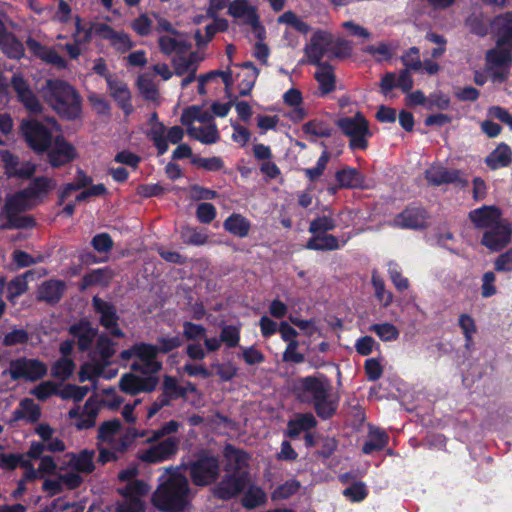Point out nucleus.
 Returning a JSON list of instances; mask_svg holds the SVG:
<instances>
[{
  "label": "nucleus",
  "instance_id": "f257e3e1",
  "mask_svg": "<svg viewBox=\"0 0 512 512\" xmlns=\"http://www.w3.org/2000/svg\"><path fill=\"white\" fill-rule=\"evenodd\" d=\"M191 497V489L185 475L178 468H168L160 477V484L153 493L152 502L165 512H180Z\"/></svg>",
  "mask_w": 512,
  "mask_h": 512
},
{
  "label": "nucleus",
  "instance_id": "f03ea898",
  "mask_svg": "<svg viewBox=\"0 0 512 512\" xmlns=\"http://www.w3.org/2000/svg\"><path fill=\"white\" fill-rule=\"evenodd\" d=\"M46 103L60 116L75 119L81 114V98L69 83L60 79H50L41 88Z\"/></svg>",
  "mask_w": 512,
  "mask_h": 512
},
{
  "label": "nucleus",
  "instance_id": "7ed1b4c3",
  "mask_svg": "<svg viewBox=\"0 0 512 512\" xmlns=\"http://www.w3.org/2000/svg\"><path fill=\"white\" fill-rule=\"evenodd\" d=\"M296 390L300 400L314 404L320 417L328 418L334 413L335 405L329 400L331 384L325 376L302 378L298 381Z\"/></svg>",
  "mask_w": 512,
  "mask_h": 512
},
{
  "label": "nucleus",
  "instance_id": "20e7f679",
  "mask_svg": "<svg viewBox=\"0 0 512 512\" xmlns=\"http://www.w3.org/2000/svg\"><path fill=\"white\" fill-rule=\"evenodd\" d=\"M144 435V432H139L135 428H127L123 432L122 424L118 419L105 421L98 429L100 445L112 447V449L120 452H125L136 438L143 437Z\"/></svg>",
  "mask_w": 512,
  "mask_h": 512
},
{
  "label": "nucleus",
  "instance_id": "39448f33",
  "mask_svg": "<svg viewBox=\"0 0 512 512\" xmlns=\"http://www.w3.org/2000/svg\"><path fill=\"white\" fill-rule=\"evenodd\" d=\"M156 26L155 31L159 34L158 45L160 51L165 55L184 54L189 49L186 37L178 32L172 24L164 17L153 14Z\"/></svg>",
  "mask_w": 512,
  "mask_h": 512
},
{
  "label": "nucleus",
  "instance_id": "423d86ee",
  "mask_svg": "<svg viewBox=\"0 0 512 512\" xmlns=\"http://www.w3.org/2000/svg\"><path fill=\"white\" fill-rule=\"evenodd\" d=\"M341 132L349 138L351 149H366L367 139L371 136L369 123L361 113L341 117L336 122Z\"/></svg>",
  "mask_w": 512,
  "mask_h": 512
},
{
  "label": "nucleus",
  "instance_id": "0eeeda50",
  "mask_svg": "<svg viewBox=\"0 0 512 512\" xmlns=\"http://www.w3.org/2000/svg\"><path fill=\"white\" fill-rule=\"evenodd\" d=\"M60 127L53 119L43 125L37 121L30 120L22 124V132L28 145L36 152L43 153L51 143L52 133L59 132Z\"/></svg>",
  "mask_w": 512,
  "mask_h": 512
},
{
  "label": "nucleus",
  "instance_id": "6e6552de",
  "mask_svg": "<svg viewBox=\"0 0 512 512\" xmlns=\"http://www.w3.org/2000/svg\"><path fill=\"white\" fill-rule=\"evenodd\" d=\"M83 31V43L90 41L92 32L95 31L102 38L108 40L110 44L120 52H126L133 47L130 36L124 31H116L106 24H84L77 20V33Z\"/></svg>",
  "mask_w": 512,
  "mask_h": 512
},
{
  "label": "nucleus",
  "instance_id": "1a4fd4ad",
  "mask_svg": "<svg viewBox=\"0 0 512 512\" xmlns=\"http://www.w3.org/2000/svg\"><path fill=\"white\" fill-rule=\"evenodd\" d=\"M192 482L196 486H207L214 483L220 474L218 460L213 456L201 457L186 466Z\"/></svg>",
  "mask_w": 512,
  "mask_h": 512
},
{
  "label": "nucleus",
  "instance_id": "9d476101",
  "mask_svg": "<svg viewBox=\"0 0 512 512\" xmlns=\"http://www.w3.org/2000/svg\"><path fill=\"white\" fill-rule=\"evenodd\" d=\"M118 491L123 500L116 504L115 512H142L143 503L140 498L148 494L150 487L144 481H135L119 488Z\"/></svg>",
  "mask_w": 512,
  "mask_h": 512
},
{
  "label": "nucleus",
  "instance_id": "9b49d317",
  "mask_svg": "<svg viewBox=\"0 0 512 512\" xmlns=\"http://www.w3.org/2000/svg\"><path fill=\"white\" fill-rule=\"evenodd\" d=\"M157 346L147 343H137L136 360L132 363L131 369L144 375L156 376L162 364L157 360Z\"/></svg>",
  "mask_w": 512,
  "mask_h": 512
},
{
  "label": "nucleus",
  "instance_id": "f8f14e48",
  "mask_svg": "<svg viewBox=\"0 0 512 512\" xmlns=\"http://www.w3.org/2000/svg\"><path fill=\"white\" fill-rule=\"evenodd\" d=\"M47 161L53 168H59L78 158L77 149L61 135H57L48 145Z\"/></svg>",
  "mask_w": 512,
  "mask_h": 512
},
{
  "label": "nucleus",
  "instance_id": "ddd939ff",
  "mask_svg": "<svg viewBox=\"0 0 512 512\" xmlns=\"http://www.w3.org/2000/svg\"><path fill=\"white\" fill-rule=\"evenodd\" d=\"M332 44L331 33L325 30H316L304 47L307 62L314 65L321 64V60L328 56Z\"/></svg>",
  "mask_w": 512,
  "mask_h": 512
},
{
  "label": "nucleus",
  "instance_id": "4468645a",
  "mask_svg": "<svg viewBox=\"0 0 512 512\" xmlns=\"http://www.w3.org/2000/svg\"><path fill=\"white\" fill-rule=\"evenodd\" d=\"M9 374L13 380L36 381L47 374V366L37 359H17L10 363Z\"/></svg>",
  "mask_w": 512,
  "mask_h": 512
},
{
  "label": "nucleus",
  "instance_id": "2eb2a0df",
  "mask_svg": "<svg viewBox=\"0 0 512 512\" xmlns=\"http://www.w3.org/2000/svg\"><path fill=\"white\" fill-rule=\"evenodd\" d=\"M179 441L176 438H167L153 443L138 452V459L146 463H159L171 458L178 450Z\"/></svg>",
  "mask_w": 512,
  "mask_h": 512
},
{
  "label": "nucleus",
  "instance_id": "dca6fc26",
  "mask_svg": "<svg viewBox=\"0 0 512 512\" xmlns=\"http://www.w3.org/2000/svg\"><path fill=\"white\" fill-rule=\"evenodd\" d=\"M158 383L159 379L157 376L146 375V377H143L128 372L121 376L119 388L122 392L134 396L142 392L154 391Z\"/></svg>",
  "mask_w": 512,
  "mask_h": 512
},
{
  "label": "nucleus",
  "instance_id": "f3484780",
  "mask_svg": "<svg viewBox=\"0 0 512 512\" xmlns=\"http://www.w3.org/2000/svg\"><path fill=\"white\" fill-rule=\"evenodd\" d=\"M56 186L57 182L52 178L44 176L35 178L30 185L17 196V198L23 197L28 200V203L22 204L21 208L26 209L32 202L43 199L54 190Z\"/></svg>",
  "mask_w": 512,
  "mask_h": 512
},
{
  "label": "nucleus",
  "instance_id": "a211bd4d",
  "mask_svg": "<svg viewBox=\"0 0 512 512\" xmlns=\"http://www.w3.org/2000/svg\"><path fill=\"white\" fill-rule=\"evenodd\" d=\"M512 226L506 221L487 230L482 238V244L490 251L497 252L506 247L511 241Z\"/></svg>",
  "mask_w": 512,
  "mask_h": 512
},
{
  "label": "nucleus",
  "instance_id": "6ab92c4d",
  "mask_svg": "<svg viewBox=\"0 0 512 512\" xmlns=\"http://www.w3.org/2000/svg\"><path fill=\"white\" fill-rule=\"evenodd\" d=\"M93 305L100 317L101 325L115 337H123V331L118 327L116 310L98 297L93 298Z\"/></svg>",
  "mask_w": 512,
  "mask_h": 512
},
{
  "label": "nucleus",
  "instance_id": "aec40b11",
  "mask_svg": "<svg viewBox=\"0 0 512 512\" xmlns=\"http://www.w3.org/2000/svg\"><path fill=\"white\" fill-rule=\"evenodd\" d=\"M106 82L110 96L120 105V107L129 114L132 111L130 103L131 94L127 84L116 75L106 76Z\"/></svg>",
  "mask_w": 512,
  "mask_h": 512
},
{
  "label": "nucleus",
  "instance_id": "412c9836",
  "mask_svg": "<svg viewBox=\"0 0 512 512\" xmlns=\"http://www.w3.org/2000/svg\"><path fill=\"white\" fill-rule=\"evenodd\" d=\"M471 221L479 228L492 229L506 222L501 218V212L495 206H483L469 213Z\"/></svg>",
  "mask_w": 512,
  "mask_h": 512
},
{
  "label": "nucleus",
  "instance_id": "4be33fe9",
  "mask_svg": "<svg viewBox=\"0 0 512 512\" xmlns=\"http://www.w3.org/2000/svg\"><path fill=\"white\" fill-rule=\"evenodd\" d=\"M97 410L95 402L90 398L86 401L83 409L76 407L68 412V416L74 421L78 429H88L95 424Z\"/></svg>",
  "mask_w": 512,
  "mask_h": 512
},
{
  "label": "nucleus",
  "instance_id": "5701e85b",
  "mask_svg": "<svg viewBox=\"0 0 512 512\" xmlns=\"http://www.w3.org/2000/svg\"><path fill=\"white\" fill-rule=\"evenodd\" d=\"M492 31L499 45L512 48V12L501 14L492 22Z\"/></svg>",
  "mask_w": 512,
  "mask_h": 512
},
{
  "label": "nucleus",
  "instance_id": "b1692460",
  "mask_svg": "<svg viewBox=\"0 0 512 512\" xmlns=\"http://www.w3.org/2000/svg\"><path fill=\"white\" fill-rule=\"evenodd\" d=\"M224 456L227 472L236 475H247L245 469L249 463V456L244 451L228 445L225 447Z\"/></svg>",
  "mask_w": 512,
  "mask_h": 512
},
{
  "label": "nucleus",
  "instance_id": "393cba45",
  "mask_svg": "<svg viewBox=\"0 0 512 512\" xmlns=\"http://www.w3.org/2000/svg\"><path fill=\"white\" fill-rule=\"evenodd\" d=\"M425 178L431 185H442L461 181L458 170H449L440 164H434L425 171Z\"/></svg>",
  "mask_w": 512,
  "mask_h": 512
},
{
  "label": "nucleus",
  "instance_id": "a878e982",
  "mask_svg": "<svg viewBox=\"0 0 512 512\" xmlns=\"http://www.w3.org/2000/svg\"><path fill=\"white\" fill-rule=\"evenodd\" d=\"M248 475L231 474L222 480L216 489V494L222 499H229L245 490Z\"/></svg>",
  "mask_w": 512,
  "mask_h": 512
},
{
  "label": "nucleus",
  "instance_id": "bb28decb",
  "mask_svg": "<svg viewBox=\"0 0 512 512\" xmlns=\"http://www.w3.org/2000/svg\"><path fill=\"white\" fill-rule=\"evenodd\" d=\"M394 225L400 228H424L427 225V217L422 209L411 208L396 216L394 219Z\"/></svg>",
  "mask_w": 512,
  "mask_h": 512
},
{
  "label": "nucleus",
  "instance_id": "cd10ccee",
  "mask_svg": "<svg viewBox=\"0 0 512 512\" xmlns=\"http://www.w3.org/2000/svg\"><path fill=\"white\" fill-rule=\"evenodd\" d=\"M12 85L18 94L19 100L30 112L39 113L41 111V104L21 76H13Z\"/></svg>",
  "mask_w": 512,
  "mask_h": 512
},
{
  "label": "nucleus",
  "instance_id": "c85d7f7f",
  "mask_svg": "<svg viewBox=\"0 0 512 512\" xmlns=\"http://www.w3.org/2000/svg\"><path fill=\"white\" fill-rule=\"evenodd\" d=\"M95 453L92 450H82L79 453L67 454V468L75 470L79 473H91L94 466Z\"/></svg>",
  "mask_w": 512,
  "mask_h": 512
},
{
  "label": "nucleus",
  "instance_id": "c756f323",
  "mask_svg": "<svg viewBox=\"0 0 512 512\" xmlns=\"http://www.w3.org/2000/svg\"><path fill=\"white\" fill-rule=\"evenodd\" d=\"M228 14L247 24L258 16L257 7L249 0H233L228 5Z\"/></svg>",
  "mask_w": 512,
  "mask_h": 512
},
{
  "label": "nucleus",
  "instance_id": "7c9ffc66",
  "mask_svg": "<svg viewBox=\"0 0 512 512\" xmlns=\"http://www.w3.org/2000/svg\"><path fill=\"white\" fill-rule=\"evenodd\" d=\"M27 46L31 52L43 61L53 64L58 68H65L66 61L54 50L42 46L34 39L27 40Z\"/></svg>",
  "mask_w": 512,
  "mask_h": 512
},
{
  "label": "nucleus",
  "instance_id": "2f4dec72",
  "mask_svg": "<svg viewBox=\"0 0 512 512\" xmlns=\"http://www.w3.org/2000/svg\"><path fill=\"white\" fill-rule=\"evenodd\" d=\"M180 121L186 128L197 126L196 123L205 125L214 123L212 114L199 106L185 109L181 114Z\"/></svg>",
  "mask_w": 512,
  "mask_h": 512
},
{
  "label": "nucleus",
  "instance_id": "473e14b6",
  "mask_svg": "<svg viewBox=\"0 0 512 512\" xmlns=\"http://www.w3.org/2000/svg\"><path fill=\"white\" fill-rule=\"evenodd\" d=\"M187 134L200 141L203 144L216 143L220 136L215 123L199 124L197 126L186 128Z\"/></svg>",
  "mask_w": 512,
  "mask_h": 512
},
{
  "label": "nucleus",
  "instance_id": "72a5a7b5",
  "mask_svg": "<svg viewBox=\"0 0 512 512\" xmlns=\"http://www.w3.org/2000/svg\"><path fill=\"white\" fill-rule=\"evenodd\" d=\"M486 60L488 66L508 68L512 63V48L496 42V46L487 52Z\"/></svg>",
  "mask_w": 512,
  "mask_h": 512
},
{
  "label": "nucleus",
  "instance_id": "f704fd0d",
  "mask_svg": "<svg viewBox=\"0 0 512 512\" xmlns=\"http://www.w3.org/2000/svg\"><path fill=\"white\" fill-rule=\"evenodd\" d=\"M200 60L198 54L194 52L186 56L177 54L172 61L175 74L184 76L186 74L196 73Z\"/></svg>",
  "mask_w": 512,
  "mask_h": 512
},
{
  "label": "nucleus",
  "instance_id": "c9c22d12",
  "mask_svg": "<svg viewBox=\"0 0 512 512\" xmlns=\"http://www.w3.org/2000/svg\"><path fill=\"white\" fill-rule=\"evenodd\" d=\"M70 333L77 338L80 350L88 349L96 336V330L86 321L71 326Z\"/></svg>",
  "mask_w": 512,
  "mask_h": 512
},
{
  "label": "nucleus",
  "instance_id": "e433bc0d",
  "mask_svg": "<svg viewBox=\"0 0 512 512\" xmlns=\"http://www.w3.org/2000/svg\"><path fill=\"white\" fill-rule=\"evenodd\" d=\"M316 419L311 413L297 414L289 420L287 435L289 437H297L301 432L307 431L316 426Z\"/></svg>",
  "mask_w": 512,
  "mask_h": 512
},
{
  "label": "nucleus",
  "instance_id": "4c0bfd02",
  "mask_svg": "<svg viewBox=\"0 0 512 512\" xmlns=\"http://www.w3.org/2000/svg\"><path fill=\"white\" fill-rule=\"evenodd\" d=\"M223 226L234 236L244 238L249 234L251 223L243 215L234 213L224 221Z\"/></svg>",
  "mask_w": 512,
  "mask_h": 512
},
{
  "label": "nucleus",
  "instance_id": "58836bf2",
  "mask_svg": "<svg viewBox=\"0 0 512 512\" xmlns=\"http://www.w3.org/2000/svg\"><path fill=\"white\" fill-rule=\"evenodd\" d=\"M318 69L315 72V79L323 94L332 92L336 87V78L332 66L321 63L317 64Z\"/></svg>",
  "mask_w": 512,
  "mask_h": 512
},
{
  "label": "nucleus",
  "instance_id": "ea45409f",
  "mask_svg": "<svg viewBox=\"0 0 512 512\" xmlns=\"http://www.w3.org/2000/svg\"><path fill=\"white\" fill-rule=\"evenodd\" d=\"M511 156L512 152L509 146L505 143H501L487 156L485 162L492 170H496L508 166L511 163Z\"/></svg>",
  "mask_w": 512,
  "mask_h": 512
},
{
  "label": "nucleus",
  "instance_id": "a19ab883",
  "mask_svg": "<svg viewBox=\"0 0 512 512\" xmlns=\"http://www.w3.org/2000/svg\"><path fill=\"white\" fill-rule=\"evenodd\" d=\"M340 188H364V177L353 168H345L336 173Z\"/></svg>",
  "mask_w": 512,
  "mask_h": 512
},
{
  "label": "nucleus",
  "instance_id": "79ce46f5",
  "mask_svg": "<svg viewBox=\"0 0 512 512\" xmlns=\"http://www.w3.org/2000/svg\"><path fill=\"white\" fill-rule=\"evenodd\" d=\"M244 496L242 498V504L244 507L248 509H253L260 505H263L266 501V494L264 491L257 486H254L250 483V479L248 478V484L243 490Z\"/></svg>",
  "mask_w": 512,
  "mask_h": 512
},
{
  "label": "nucleus",
  "instance_id": "37998d69",
  "mask_svg": "<svg viewBox=\"0 0 512 512\" xmlns=\"http://www.w3.org/2000/svg\"><path fill=\"white\" fill-rule=\"evenodd\" d=\"M64 291V283L57 280L44 282L38 291V297L47 302H56Z\"/></svg>",
  "mask_w": 512,
  "mask_h": 512
},
{
  "label": "nucleus",
  "instance_id": "c03bdc74",
  "mask_svg": "<svg viewBox=\"0 0 512 512\" xmlns=\"http://www.w3.org/2000/svg\"><path fill=\"white\" fill-rule=\"evenodd\" d=\"M387 441L388 436L383 430L371 427L369 429L368 440L363 446V452L370 454L373 451L381 450L385 447Z\"/></svg>",
  "mask_w": 512,
  "mask_h": 512
},
{
  "label": "nucleus",
  "instance_id": "a18cd8bd",
  "mask_svg": "<svg viewBox=\"0 0 512 512\" xmlns=\"http://www.w3.org/2000/svg\"><path fill=\"white\" fill-rule=\"evenodd\" d=\"M340 247L338 239L333 235H318L316 234L313 238H311L307 244L306 248L310 250H336Z\"/></svg>",
  "mask_w": 512,
  "mask_h": 512
},
{
  "label": "nucleus",
  "instance_id": "49530a36",
  "mask_svg": "<svg viewBox=\"0 0 512 512\" xmlns=\"http://www.w3.org/2000/svg\"><path fill=\"white\" fill-rule=\"evenodd\" d=\"M277 24L291 27L302 34H307L310 31L309 25L305 23L301 17H299L295 12L291 10H288L281 14L277 18Z\"/></svg>",
  "mask_w": 512,
  "mask_h": 512
},
{
  "label": "nucleus",
  "instance_id": "de8ad7c7",
  "mask_svg": "<svg viewBox=\"0 0 512 512\" xmlns=\"http://www.w3.org/2000/svg\"><path fill=\"white\" fill-rule=\"evenodd\" d=\"M165 135L166 128L161 122L155 121L154 123H152V126L150 127V130L148 132V137L153 141L160 155L168 151L169 146L167 144Z\"/></svg>",
  "mask_w": 512,
  "mask_h": 512
},
{
  "label": "nucleus",
  "instance_id": "09e8293b",
  "mask_svg": "<svg viewBox=\"0 0 512 512\" xmlns=\"http://www.w3.org/2000/svg\"><path fill=\"white\" fill-rule=\"evenodd\" d=\"M114 375H116V371L110 375H104L103 367L98 363L82 365L78 374L80 382L91 381L94 385L98 377L104 376L105 378H111Z\"/></svg>",
  "mask_w": 512,
  "mask_h": 512
},
{
  "label": "nucleus",
  "instance_id": "8fccbe9b",
  "mask_svg": "<svg viewBox=\"0 0 512 512\" xmlns=\"http://www.w3.org/2000/svg\"><path fill=\"white\" fill-rule=\"evenodd\" d=\"M75 370V363L68 357H62L51 367V375L59 380L69 379Z\"/></svg>",
  "mask_w": 512,
  "mask_h": 512
},
{
  "label": "nucleus",
  "instance_id": "3c124183",
  "mask_svg": "<svg viewBox=\"0 0 512 512\" xmlns=\"http://www.w3.org/2000/svg\"><path fill=\"white\" fill-rule=\"evenodd\" d=\"M15 417L16 419L35 422L40 417V408L32 399H24L21 401L19 409L15 412Z\"/></svg>",
  "mask_w": 512,
  "mask_h": 512
},
{
  "label": "nucleus",
  "instance_id": "603ef678",
  "mask_svg": "<svg viewBox=\"0 0 512 512\" xmlns=\"http://www.w3.org/2000/svg\"><path fill=\"white\" fill-rule=\"evenodd\" d=\"M138 88L143 97L147 100L156 101L158 99V87L151 76L144 74L137 80Z\"/></svg>",
  "mask_w": 512,
  "mask_h": 512
},
{
  "label": "nucleus",
  "instance_id": "864d4df0",
  "mask_svg": "<svg viewBox=\"0 0 512 512\" xmlns=\"http://www.w3.org/2000/svg\"><path fill=\"white\" fill-rule=\"evenodd\" d=\"M300 487L301 484L299 481L295 479H289L285 483L278 485L271 493V497L273 500L287 499L296 494Z\"/></svg>",
  "mask_w": 512,
  "mask_h": 512
},
{
  "label": "nucleus",
  "instance_id": "5fc2aeb1",
  "mask_svg": "<svg viewBox=\"0 0 512 512\" xmlns=\"http://www.w3.org/2000/svg\"><path fill=\"white\" fill-rule=\"evenodd\" d=\"M89 391L90 387L88 386H77L67 384L61 390L58 391V395L63 400H72L74 402H80Z\"/></svg>",
  "mask_w": 512,
  "mask_h": 512
},
{
  "label": "nucleus",
  "instance_id": "6e6d98bb",
  "mask_svg": "<svg viewBox=\"0 0 512 512\" xmlns=\"http://www.w3.org/2000/svg\"><path fill=\"white\" fill-rule=\"evenodd\" d=\"M242 67L244 79L241 83L240 95L246 96L255 84L258 69L251 62L244 63Z\"/></svg>",
  "mask_w": 512,
  "mask_h": 512
},
{
  "label": "nucleus",
  "instance_id": "4d7b16f0",
  "mask_svg": "<svg viewBox=\"0 0 512 512\" xmlns=\"http://www.w3.org/2000/svg\"><path fill=\"white\" fill-rule=\"evenodd\" d=\"M382 341H394L399 337V330L391 323L374 324L370 327Z\"/></svg>",
  "mask_w": 512,
  "mask_h": 512
},
{
  "label": "nucleus",
  "instance_id": "13d9d810",
  "mask_svg": "<svg viewBox=\"0 0 512 512\" xmlns=\"http://www.w3.org/2000/svg\"><path fill=\"white\" fill-rule=\"evenodd\" d=\"M131 27L138 35L146 37L152 33L154 22L146 13H142L132 21Z\"/></svg>",
  "mask_w": 512,
  "mask_h": 512
},
{
  "label": "nucleus",
  "instance_id": "bf43d9fd",
  "mask_svg": "<svg viewBox=\"0 0 512 512\" xmlns=\"http://www.w3.org/2000/svg\"><path fill=\"white\" fill-rule=\"evenodd\" d=\"M220 339L228 348L236 347L240 341V327L235 325L223 326Z\"/></svg>",
  "mask_w": 512,
  "mask_h": 512
},
{
  "label": "nucleus",
  "instance_id": "052dcab7",
  "mask_svg": "<svg viewBox=\"0 0 512 512\" xmlns=\"http://www.w3.org/2000/svg\"><path fill=\"white\" fill-rule=\"evenodd\" d=\"M335 220L331 216H321L310 223L309 232L312 234H321L331 231L335 228Z\"/></svg>",
  "mask_w": 512,
  "mask_h": 512
},
{
  "label": "nucleus",
  "instance_id": "680f3d73",
  "mask_svg": "<svg viewBox=\"0 0 512 512\" xmlns=\"http://www.w3.org/2000/svg\"><path fill=\"white\" fill-rule=\"evenodd\" d=\"M372 284L377 299L384 305L388 306L393 299L392 293L385 289L384 281L377 275L373 274Z\"/></svg>",
  "mask_w": 512,
  "mask_h": 512
},
{
  "label": "nucleus",
  "instance_id": "e2e57ef3",
  "mask_svg": "<svg viewBox=\"0 0 512 512\" xmlns=\"http://www.w3.org/2000/svg\"><path fill=\"white\" fill-rule=\"evenodd\" d=\"M402 62L405 69L409 70H420L422 67V62L420 60L419 56V50L416 47L410 48L403 56H402Z\"/></svg>",
  "mask_w": 512,
  "mask_h": 512
},
{
  "label": "nucleus",
  "instance_id": "0e129e2a",
  "mask_svg": "<svg viewBox=\"0 0 512 512\" xmlns=\"http://www.w3.org/2000/svg\"><path fill=\"white\" fill-rule=\"evenodd\" d=\"M211 366L216 371V374L220 377L222 381H230L237 374V368L230 362H215Z\"/></svg>",
  "mask_w": 512,
  "mask_h": 512
},
{
  "label": "nucleus",
  "instance_id": "69168bd1",
  "mask_svg": "<svg viewBox=\"0 0 512 512\" xmlns=\"http://www.w3.org/2000/svg\"><path fill=\"white\" fill-rule=\"evenodd\" d=\"M459 325L464 333L466 339V346L472 343L473 335L476 332L474 320L467 314H462L459 317Z\"/></svg>",
  "mask_w": 512,
  "mask_h": 512
},
{
  "label": "nucleus",
  "instance_id": "338daca9",
  "mask_svg": "<svg viewBox=\"0 0 512 512\" xmlns=\"http://www.w3.org/2000/svg\"><path fill=\"white\" fill-rule=\"evenodd\" d=\"M167 394L168 398L173 399L184 395V389H182L177 380L171 376H165L163 379V393Z\"/></svg>",
  "mask_w": 512,
  "mask_h": 512
},
{
  "label": "nucleus",
  "instance_id": "774afa93",
  "mask_svg": "<svg viewBox=\"0 0 512 512\" xmlns=\"http://www.w3.org/2000/svg\"><path fill=\"white\" fill-rule=\"evenodd\" d=\"M183 334L188 340H200L205 338L206 329L192 322H185L183 324Z\"/></svg>",
  "mask_w": 512,
  "mask_h": 512
}]
</instances>
